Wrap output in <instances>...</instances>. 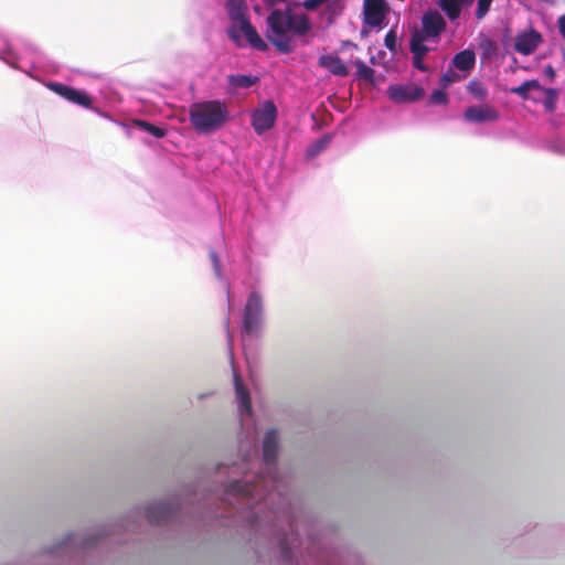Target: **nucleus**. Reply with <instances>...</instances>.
<instances>
[{"mask_svg":"<svg viewBox=\"0 0 565 565\" xmlns=\"http://www.w3.org/2000/svg\"><path fill=\"white\" fill-rule=\"evenodd\" d=\"M266 38L282 54L295 50L294 38H305L311 31L310 19L306 13L291 9H274L266 19Z\"/></svg>","mask_w":565,"mask_h":565,"instance_id":"obj_1","label":"nucleus"},{"mask_svg":"<svg viewBox=\"0 0 565 565\" xmlns=\"http://www.w3.org/2000/svg\"><path fill=\"white\" fill-rule=\"evenodd\" d=\"M230 118L225 102L220 99L196 102L189 107V120L193 129L201 135L220 130Z\"/></svg>","mask_w":565,"mask_h":565,"instance_id":"obj_2","label":"nucleus"},{"mask_svg":"<svg viewBox=\"0 0 565 565\" xmlns=\"http://www.w3.org/2000/svg\"><path fill=\"white\" fill-rule=\"evenodd\" d=\"M225 8L232 22V25L227 30L228 38L238 44L241 41L239 32H242L252 47L262 52L267 51V43L262 39L249 21L246 1L226 0Z\"/></svg>","mask_w":565,"mask_h":565,"instance_id":"obj_3","label":"nucleus"},{"mask_svg":"<svg viewBox=\"0 0 565 565\" xmlns=\"http://www.w3.org/2000/svg\"><path fill=\"white\" fill-rule=\"evenodd\" d=\"M263 305L258 292H252L246 301L243 317V332L252 334L256 331L260 322Z\"/></svg>","mask_w":565,"mask_h":565,"instance_id":"obj_4","label":"nucleus"},{"mask_svg":"<svg viewBox=\"0 0 565 565\" xmlns=\"http://www.w3.org/2000/svg\"><path fill=\"white\" fill-rule=\"evenodd\" d=\"M277 118V108L271 100L265 102L252 114V126L257 135L273 128Z\"/></svg>","mask_w":565,"mask_h":565,"instance_id":"obj_5","label":"nucleus"},{"mask_svg":"<svg viewBox=\"0 0 565 565\" xmlns=\"http://www.w3.org/2000/svg\"><path fill=\"white\" fill-rule=\"evenodd\" d=\"M47 87L62 98L79 105L84 108H92L93 99L85 92L62 83H50Z\"/></svg>","mask_w":565,"mask_h":565,"instance_id":"obj_6","label":"nucleus"},{"mask_svg":"<svg viewBox=\"0 0 565 565\" xmlns=\"http://www.w3.org/2000/svg\"><path fill=\"white\" fill-rule=\"evenodd\" d=\"M390 98L396 103L415 102L424 97V88L409 84V85H391L387 88Z\"/></svg>","mask_w":565,"mask_h":565,"instance_id":"obj_7","label":"nucleus"},{"mask_svg":"<svg viewBox=\"0 0 565 565\" xmlns=\"http://www.w3.org/2000/svg\"><path fill=\"white\" fill-rule=\"evenodd\" d=\"M422 31L426 38H437L446 29V21L437 10H428L422 18Z\"/></svg>","mask_w":565,"mask_h":565,"instance_id":"obj_8","label":"nucleus"},{"mask_svg":"<svg viewBox=\"0 0 565 565\" xmlns=\"http://www.w3.org/2000/svg\"><path fill=\"white\" fill-rule=\"evenodd\" d=\"M499 111L491 105L470 106L463 113L465 120L469 122H492L499 119Z\"/></svg>","mask_w":565,"mask_h":565,"instance_id":"obj_9","label":"nucleus"},{"mask_svg":"<svg viewBox=\"0 0 565 565\" xmlns=\"http://www.w3.org/2000/svg\"><path fill=\"white\" fill-rule=\"evenodd\" d=\"M386 11L385 0H364V14L366 22L372 26L383 23Z\"/></svg>","mask_w":565,"mask_h":565,"instance_id":"obj_10","label":"nucleus"},{"mask_svg":"<svg viewBox=\"0 0 565 565\" xmlns=\"http://www.w3.org/2000/svg\"><path fill=\"white\" fill-rule=\"evenodd\" d=\"M541 42L542 35L537 31L531 30L515 38L514 49L523 55H530L537 49Z\"/></svg>","mask_w":565,"mask_h":565,"instance_id":"obj_11","label":"nucleus"},{"mask_svg":"<svg viewBox=\"0 0 565 565\" xmlns=\"http://www.w3.org/2000/svg\"><path fill=\"white\" fill-rule=\"evenodd\" d=\"M172 513L173 509L169 503L154 502L148 505L146 516L152 524H162L171 519Z\"/></svg>","mask_w":565,"mask_h":565,"instance_id":"obj_12","label":"nucleus"},{"mask_svg":"<svg viewBox=\"0 0 565 565\" xmlns=\"http://www.w3.org/2000/svg\"><path fill=\"white\" fill-rule=\"evenodd\" d=\"M278 451V434L275 429H270L266 433L263 440V455L264 461L267 465H274L277 459Z\"/></svg>","mask_w":565,"mask_h":565,"instance_id":"obj_13","label":"nucleus"},{"mask_svg":"<svg viewBox=\"0 0 565 565\" xmlns=\"http://www.w3.org/2000/svg\"><path fill=\"white\" fill-rule=\"evenodd\" d=\"M473 0H439L438 6L450 21L460 17L462 7H469Z\"/></svg>","mask_w":565,"mask_h":565,"instance_id":"obj_14","label":"nucleus"},{"mask_svg":"<svg viewBox=\"0 0 565 565\" xmlns=\"http://www.w3.org/2000/svg\"><path fill=\"white\" fill-rule=\"evenodd\" d=\"M319 65L337 76H347L349 74L348 67L339 56L322 55L319 58Z\"/></svg>","mask_w":565,"mask_h":565,"instance_id":"obj_15","label":"nucleus"},{"mask_svg":"<svg viewBox=\"0 0 565 565\" xmlns=\"http://www.w3.org/2000/svg\"><path fill=\"white\" fill-rule=\"evenodd\" d=\"M452 64L460 71L469 72L475 67L476 54L471 50L461 51L455 55Z\"/></svg>","mask_w":565,"mask_h":565,"instance_id":"obj_16","label":"nucleus"},{"mask_svg":"<svg viewBox=\"0 0 565 565\" xmlns=\"http://www.w3.org/2000/svg\"><path fill=\"white\" fill-rule=\"evenodd\" d=\"M234 385L236 395L241 402L242 408L246 412L247 415L252 414V402L249 392L242 383L241 376L238 374H234Z\"/></svg>","mask_w":565,"mask_h":565,"instance_id":"obj_17","label":"nucleus"},{"mask_svg":"<svg viewBox=\"0 0 565 565\" xmlns=\"http://www.w3.org/2000/svg\"><path fill=\"white\" fill-rule=\"evenodd\" d=\"M426 36L418 31L414 32L411 38L409 49L413 56H425L429 49L424 44Z\"/></svg>","mask_w":565,"mask_h":565,"instance_id":"obj_18","label":"nucleus"},{"mask_svg":"<svg viewBox=\"0 0 565 565\" xmlns=\"http://www.w3.org/2000/svg\"><path fill=\"white\" fill-rule=\"evenodd\" d=\"M531 89H543L539 81L536 79H530L523 82L520 86L512 87L510 92L512 94L519 95L523 100L529 99V92Z\"/></svg>","mask_w":565,"mask_h":565,"instance_id":"obj_19","label":"nucleus"},{"mask_svg":"<svg viewBox=\"0 0 565 565\" xmlns=\"http://www.w3.org/2000/svg\"><path fill=\"white\" fill-rule=\"evenodd\" d=\"M134 125L138 127L139 129L152 135L156 138H163L166 136V129L154 126L151 122H148L142 119H136L134 121Z\"/></svg>","mask_w":565,"mask_h":565,"instance_id":"obj_20","label":"nucleus"},{"mask_svg":"<svg viewBox=\"0 0 565 565\" xmlns=\"http://www.w3.org/2000/svg\"><path fill=\"white\" fill-rule=\"evenodd\" d=\"M354 65L356 67V76L360 79H364L369 83H374V75L375 72L373 68L367 66L362 60H356L354 62Z\"/></svg>","mask_w":565,"mask_h":565,"instance_id":"obj_21","label":"nucleus"},{"mask_svg":"<svg viewBox=\"0 0 565 565\" xmlns=\"http://www.w3.org/2000/svg\"><path fill=\"white\" fill-rule=\"evenodd\" d=\"M258 81L257 77L248 76V75H230L228 83L234 87L248 88L256 84Z\"/></svg>","mask_w":565,"mask_h":565,"instance_id":"obj_22","label":"nucleus"},{"mask_svg":"<svg viewBox=\"0 0 565 565\" xmlns=\"http://www.w3.org/2000/svg\"><path fill=\"white\" fill-rule=\"evenodd\" d=\"M467 89L470 94H472L477 99H480V100L486 99V97L488 95L487 88L481 83H479L477 81H471L468 84Z\"/></svg>","mask_w":565,"mask_h":565,"instance_id":"obj_23","label":"nucleus"},{"mask_svg":"<svg viewBox=\"0 0 565 565\" xmlns=\"http://www.w3.org/2000/svg\"><path fill=\"white\" fill-rule=\"evenodd\" d=\"M330 142V138L324 136L318 140H316L307 150L309 157H315L319 154L322 150H324Z\"/></svg>","mask_w":565,"mask_h":565,"instance_id":"obj_24","label":"nucleus"},{"mask_svg":"<svg viewBox=\"0 0 565 565\" xmlns=\"http://www.w3.org/2000/svg\"><path fill=\"white\" fill-rule=\"evenodd\" d=\"M546 97L543 102L546 111L552 113L556 107L557 93L554 88L544 89Z\"/></svg>","mask_w":565,"mask_h":565,"instance_id":"obj_25","label":"nucleus"},{"mask_svg":"<svg viewBox=\"0 0 565 565\" xmlns=\"http://www.w3.org/2000/svg\"><path fill=\"white\" fill-rule=\"evenodd\" d=\"M384 45L386 46V49L392 52V53H396L397 51V35H396V32L394 30H391L386 33L385 38H384Z\"/></svg>","mask_w":565,"mask_h":565,"instance_id":"obj_26","label":"nucleus"},{"mask_svg":"<svg viewBox=\"0 0 565 565\" xmlns=\"http://www.w3.org/2000/svg\"><path fill=\"white\" fill-rule=\"evenodd\" d=\"M429 102L435 105H445L448 103V96L444 90L436 89L431 93Z\"/></svg>","mask_w":565,"mask_h":565,"instance_id":"obj_27","label":"nucleus"},{"mask_svg":"<svg viewBox=\"0 0 565 565\" xmlns=\"http://www.w3.org/2000/svg\"><path fill=\"white\" fill-rule=\"evenodd\" d=\"M493 0H478V7L476 11V18L482 19L488 13L490 6Z\"/></svg>","mask_w":565,"mask_h":565,"instance_id":"obj_28","label":"nucleus"},{"mask_svg":"<svg viewBox=\"0 0 565 565\" xmlns=\"http://www.w3.org/2000/svg\"><path fill=\"white\" fill-rule=\"evenodd\" d=\"M231 491L248 495L250 493V486L241 481H235L231 484Z\"/></svg>","mask_w":565,"mask_h":565,"instance_id":"obj_29","label":"nucleus"},{"mask_svg":"<svg viewBox=\"0 0 565 565\" xmlns=\"http://www.w3.org/2000/svg\"><path fill=\"white\" fill-rule=\"evenodd\" d=\"M342 9L343 7L339 2L333 1L328 4L326 12L329 13L331 17H335L341 13Z\"/></svg>","mask_w":565,"mask_h":565,"instance_id":"obj_30","label":"nucleus"},{"mask_svg":"<svg viewBox=\"0 0 565 565\" xmlns=\"http://www.w3.org/2000/svg\"><path fill=\"white\" fill-rule=\"evenodd\" d=\"M423 60L424 56H413V65L415 68L422 72H426L428 71V67L424 64Z\"/></svg>","mask_w":565,"mask_h":565,"instance_id":"obj_31","label":"nucleus"},{"mask_svg":"<svg viewBox=\"0 0 565 565\" xmlns=\"http://www.w3.org/2000/svg\"><path fill=\"white\" fill-rule=\"evenodd\" d=\"M557 25L562 38L565 40V14L558 18Z\"/></svg>","mask_w":565,"mask_h":565,"instance_id":"obj_32","label":"nucleus"},{"mask_svg":"<svg viewBox=\"0 0 565 565\" xmlns=\"http://www.w3.org/2000/svg\"><path fill=\"white\" fill-rule=\"evenodd\" d=\"M545 73L551 77V79L555 77V71L551 65L546 66Z\"/></svg>","mask_w":565,"mask_h":565,"instance_id":"obj_33","label":"nucleus"},{"mask_svg":"<svg viewBox=\"0 0 565 565\" xmlns=\"http://www.w3.org/2000/svg\"><path fill=\"white\" fill-rule=\"evenodd\" d=\"M210 256H211V258L213 260L214 266L217 268V266H218V258H217L216 253L215 252H211Z\"/></svg>","mask_w":565,"mask_h":565,"instance_id":"obj_34","label":"nucleus"},{"mask_svg":"<svg viewBox=\"0 0 565 565\" xmlns=\"http://www.w3.org/2000/svg\"><path fill=\"white\" fill-rule=\"evenodd\" d=\"M444 81H445L446 83H450L452 79H451L447 74H445V75H444Z\"/></svg>","mask_w":565,"mask_h":565,"instance_id":"obj_35","label":"nucleus"}]
</instances>
